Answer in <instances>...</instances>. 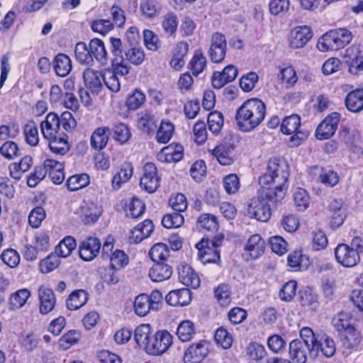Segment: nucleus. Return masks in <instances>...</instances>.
Wrapping results in <instances>:
<instances>
[{"label": "nucleus", "mask_w": 363, "mask_h": 363, "mask_svg": "<svg viewBox=\"0 0 363 363\" xmlns=\"http://www.w3.org/2000/svg\"><path fill=\"white\" fill-rule=\"evenodd\" d=\"M289 164L281 158H271L267 163V172L259 177L262 188L257 191L261 203H278L284 198L288 187Z\"/></svg>", "instance_id": "f257e3e1"}, {"label": "nucleus", "mask_w": 363, "mask_h": 363, "mask_svg": "<svg viewBox=\"0 0 363 363\" xmlns=\"http://www.w3.org/2000/svg\"><path fill=\"white\" fill-rule=\"evenodd\" d=\"M266 106L262 101L253 98L245 101L237 110L235 121L240 130L250 132L264 119Z\"/></svg>", "instance_id": "f03ea898"}, {"label": "nucleus", "mask_w": 363, "mask_h": 363, "mask_svg": "<svg viewBox=\"0 0 363 363\" xmlns=\"http://www.w3.org/2000/svg\"><path fill=\"white\" fill-rule=\"evenodd\" d=\"M352 39L351 31L346 28L330 30L319 38L317 48L321 52L336 51L347 45Z\"/></svg>", "instance_id": "7ed1b4c3"}, {"label": "nucleus", "mask_w": 363, "mask_h": 363, "mask_svg": "<svg viewBox=\"0 0 363 363\" xmlns=\"http://www.w3.org/2000/svg\"><path fill=\"white\" fill-rule=\"evenodd\" d=\"M300 126L301 118L298 115L287 116L282 121L281 132L285 135H293L289 141L291 147L300 145L308 137V131L299 129Z\"/></svg>", "instance_id": "20e7f679"}, {"label": "nucleus", "mask_w": 363, "mask_h": 363, "mask_svg": "<svg viewBox=\"0 0 363 363\" xmlns=\"http://www.w3.org/2000/svg\"><path fill=\"white\" fill-rule=\"evenodd\" d=\"M172 343L173 337L167 330H158L152 336L145 350L149 354L160 356L165 353Z\"/></svg>", "instance_id": "39448f33"}, {"label": "nucleus", "mask_w": 363, "mask_h": 363, "mask_svg": "<svg viewBox=\"0 0 363 363\" xmlns=\"http://www.w3.org/2000/svg\"><path fill=\"white\" fill-rule=\"evenodd\" d=\"M227 40L225 36L218 32L214 33L211 38L208 56L213 63H220L225 57Z\"/></svg>", "instance_id": "423d86ee"}, {"label": "nucleus", "mask_w": 363, "mask_h": 363, "mask_svg": "<svg viewBox=\"0 0 363 363\" xmlns=\"http://www.w3.org/2000/svg\"><path fill=\"white\" fill-rule=\"evenodd\" d=\"M340 120V114L337 112L327 116L316 128V138L322 140L331 138L337 129Z\"/></svg>", "instance_id": "0eeeda50"}, {"label": "nucleus", "mask_w": 363, "mask_h": 363, "mask_svg": "<svg viewBox=\"0 0 363 363\" xmlns=\"http://www.w3.org/2000/svg\"><path fill=\"white\" fill-rule=\"evenodd\" d=\"M335 257L337 262L345 267H352L360 261L357 251L345 243L339 244L335 247Z\"/></svg>", "instance_id": "6e6552de"}, {"label": "nucleus", "mask_w": 363, "mask_h": 363, "mask_svg": "<svg viewBox=\"0 0 363 363\" xmlns=\"http://www.w3.org/2000/svg\"><path fill=\"white\" fill-rule=\"evenodd\" d=\"M140 187L148 193L155 192L160 186L157 169L154 163L147 162L143 167V174L140 178Z\"/></svg>", "instance_id": "1a4fd4ad"}, {"label": "nucleus", "mask_w": 363, "mask_h": 363, "mask_svg": "<svg viewBox=\"0 0 363 363\" xmlns=\"http://www.w3.org/2000/svg\"><path fill=\"white\" fill-rule=\"evenodd\" d=\"M265 246L264 240L259 234H254L247 240L242 256L247 261L257 259L264 254Z\"/></svg>", "instance_id": "9d476101"}, {"label": "nucleus", "mask_w": 363, "mask_h": 363, "mask_svg": "<svg viewBox=\"0 0 363 363\" xmlns=\"http://www.w3.org/2000/svg\"><path fill=\"white\" fill-rule=\"evenodd\" d=\"M336 351L334 340L326 336L317 339L312 347H310V357L316 358L320 354L327 358L333 357Z\"/></svg>", "instance_id": "9b49d317"}, {"label": "nucleus", "mask_w": 363, "mask_h": 363, "mask_svg": "<svg viewBox=\"0 0 363 363\" xmlns=\"http://www.w3.org/2000/svg\"><path fill=\"white\" fill-rule=\"evenodd\" d=\"M101 247L100 240L96 237H89L81 242L79 247V255L83 260H93L99 253Z\"/></svg>", "instance_id": "f8f14e48"}, {"label": "nucleus", "mask_w": 363, "mask_h": 363, "mask_svg": "<svg viewBox=\"0 0 363 363\" xmlns=\"http://www.w3.org/2000/svg\"><path fill=\"white\" fill-rule=\"evenodd\" d=\"M196 246L199 250V258L203 264L215 263L220 260V252L217 248L210 245L208 237L202 238Z\"/></svg>", "instance_id": "ddd939ff"}, {"label": "nucleus", "mask_w": 363, "mask_h": 363, "mask_svg": "<svg viewBox=\"0 0 363 363\" xmlns=\"http://www.w3.org/2000/svg\"><path fill=\"white\" fill-rule=\"evenodd\" d=\"M312 36L310 27L306 26L296 27L290 33L289 46L294 49L301 48L311 39Z\"/></svg>", "instance_id": "4468645a"}, {"label": "nucleus", "mask_w": 363, "mask_h": 363, "mask_svg": "<svg viewBox=\"0 0 363 363\" xmlns=\"http://www.w3.org/2000/svg\"><path fill=\"white\" fill-rule=\"evenodd\" d=\"M208 353V343L206 340H201L189 347L184 353V359L186 363H199Z\"/></svg>", "instance_id": "2eb2a0df"}, {"label": "nucleus", "mask_w": 363, "mask_h": 363, "mask_svg": "<svg viewBox=\"0 0 363 363\" xmlns=\"http://www.w3.org/2000/svg\"><path fill=\"white\" fill-rule=\"evenodd\" d=\"M178 276L181 283L186 286L197 289L200 286V278L194 269L188 264L182 263L178 267Z\"/></svg>", "instance_id": "dca6fc26"}, {"label": "nucleus", "mask_w": 363, "mask_h": 363, "mask_svg": "<svg viewBox=\"0 0 363 363\" xmlns=\"http://www.w3.org/2000/svg\"><path fill=\"white\" fill-rule=\"evenodd\" d=\"M238 74V69L233 65L226 66L220 72H215L211 78L212 86L215 89H220L226 84L235 79Z\"/></svg>", "instance_id": "f3484780"}, {"label": "nucleus", "mask_w": 363, "mask_h": 363, "mask_svg": "<svg viewBox=\"0 0 363 363\" xmlns=\"http://www.w3.org/2000/svg\"><path fill=\"white\" fill-rule=\"evenodd\" d=\"M83 79L86 87L92 93L98 94L103 87V72L91 68L83 72Z\"/></svg>", "instance_id": "a211bd4d"}, {"label": "nucleus", "mask_w": 363, "mask_h": 363, "mask_svg": "<svg viewBox=\"0 0 363 363\" xmlns=\"http://www.w3.org/2000/svg\"><path fill=\"white\" fill-rule=\"evenodd\" d=\"M40 128L43 137L46 140L60 134V121L58 116L55 113H48L45 119L41 122Z\"/></svg>", "instance_id": "6ab92c4d"}, {"label": "nucleus", "mask_w": 363, "mask_h": 363, "mask_svg": "<svg viewBox=\"0 0 363 363\" xmlns=\"http://www.w3.org/2000/svg\"><path fill=\"white\" fill-rule=\"evenodd\" d=\"M40 301V313L46 315L51 312L56 304V298L53 291L45 286H40L38 289Z\"/></svg>", "instance_id": "aec40b11"}, {"label": "nucleus", "mask_w": 363, "mask_h": 363, "mask_svg": "<svg viewBox=\"0 0 363 363\" xmlns=\"http://www.w3.org/2000/svg\"><path fill=\"white\" fill-rule=\"evenodd\" d=\"M308 354L310 355V346L304 342L294 340L289 344V355L295 363H306Z\"/></svg>", "instance_id": "412c9836"}, {"label": "nucleus", "mask_w": 363, "mask_h": 363, "mask_svg": "<svg viewBox=\"0 0 363 363\" xmlns=\"http://www.w3.org/2000/svg\"><path fill=\"white\" fill-rule=\"evenodd\" d=\"M191 294L189 289L183 288L172 290L166 296V302L172 306H184L191 300Z\"/></svg>", "instance_id": "4be33fe9"}, {"label": "nucleus", "mask_w": 363, "mask_h": 363, "mask_svg": "<svg viewBox=\"0 0 363 363\" xmlns=\"http://www.w3.org/2000/svg\"><path fill=\"white\" fill-rule=\"evenodd\" d=\"M172 206L174 212L164 215L162 220V225L166 228H179L184 222V218L180 213L185 211L187 206Z\"/></svg>", "instance_id": "5701e85b"}, {"label": "nucleus", "mask_w": 363, "mask_h": 363, "mask_svg": "<svg viewBox=\"0 0 363 363\" xmlns=\"http://www.w3.org/2000/svg\"><path fill=\"white\" fill-rule=\"evenodd\" d=\"M101 206H81L77 210L82 221L84 224H93L98 220L102 213Z\"/></svg>", "instance_id": "b1692460"}, {"label": "nucleus", "mask_w": 363, "mask_h": 363, "mask_svg": "<svg viewBox=\"0 0 363 363\" xmlns=\"http://www.w3.org/2000/svg\"><path fill=\"white\" fill-rule=\"evenodd\" d=\"M345 57H348L350 61H347L349 72L352 74H358L363 72V55L357 48L352 46L346 50Z\"/></svg>", "instance_id": "393cba45"}, {"label": "nucleus", "mask_w": 363, "mask_h": 363, "mask_svg": "<svg viewBox=\"0 0 363 363\" xmlns=\"http://www.w3.org/2000/svg\"><path fill=\"white\" fill-rule=\"evenodd\" d=\"M311 172L317 175L318 180L327 186L333 187L340 180L337 173L332 169L314 167L311 168Z\"/></svg>", "instance_id": "a878e982"}, {"label": "nucleus", "mask_w": 363, "mask_h": 363, "mask_svg": "<svg viewBox=\"0 0 363 363\" xmlns=\"http://www.w3.org/2000/svg\"><path fill=\"white\" fill-rule=\"evenodd\" d=\"M89 50L93 60H96L101 65H105L108 62V53L104 42L99 38H93L89 43Z\"/></svg>", "instance_id": "bb28decb"}, {"label": "nucleus", "mask_w": 363, "mask_h": 363, "mask_svg": "<svg viewBox=\"0 0 363 363\" xmlns=\"http://www.w3.org/2000/svg\"><path fill=\"white\" fill-rule=\"evenodd\" d=\"M172 274V267L160 262L155 263L149 270V277L155 282L167 280L171 277Z\"/></svg>", "instance_id": "cd10ccee"}, {"label": "nucleus", "mask_w": 363, "mask_h": 363, "mask_svg": "<svg viewBox=\"0 0 363 363\" xmlns=\"http://www.w3.org/2000/svg\"><path fill=\"white\" fill-rule=\"evenodd\" d=\"M348 111L359 113L363 110V89H357L347 94L345 99Z\"/></svg>", "instance_id": "c85d7f7f"}, {"label": "nucleus", "mask_w": 363, "mask_h": 363, "mask_svg": "<svg viewBox=\"0 0 363 363\" xmlns=\"http://www.w3.org/2000/svg\"><path fill=\"white\" fill-rule=\"evenodd\" d=\"M67 139V135L64 132H61L60 134L54 136L53 138H48L47 140H49V147L53 153L64 155L69 150Z\"/></svg>", "instance_id": "c756f323"}, {"label": "nucleus", "mask_w": 363, "mask_h": 363, "mask_svg": "<svg viewBox=\"0 0 363 363\" xmlns=\"http://www.w3.org/2000/svg\"><path fill=\"white\" fill-rule=\"evenodd\" d=\"M110 134L111 130L108 127L96 128L91 136V146L96 150H102L106 146Z\"/></svg>", "instance_id": "7c9ffc66"}, {"label": "nucleus", "mask_w": 363, "mask_h": 363, "mask_svg": "<svg viewBox=\"0 0 363 363\" xmlns=\"http://www.w3.org/2000/svg\"><path fill=\"white\" fill-rule=\"evenodd\" d=\"M157 158L164 162H179L183 158V147L181 145L165 147L157 155Z\"/></svg>", "instance_id": "2f4dec72"}, {"label": "nucleus", "mask_w": 363, "mask_h": 363, "mask_svg": "<svg viewBox=\"0 0 363 363\" xmlns=\"http://www.w3.org/2000/svg\"><path fill=\"white\" fill-rule=\"evenodd\" d=\"M133 167L129 162L123 163L120 170L114 175L112 179V186L114 189H118L122 184L128 182L132 177Z\"/></svg>", "instance_id": "473e14b6"}, {"label": "nucleus", "mask_w": 363, "mask_h": 363, "mask_svg": "<svg viewBox=\"0 0 363 363\" xmlns=\"http://www.w3.org/2000/svg\"><path fill=\"white\" fill-rule=\"evenodd\" d=\"M162 6L157 0H142L140 4V11L147 19H152L160 14Z\"/></svg>", "instance_id": "72a5a7b5"}, {"label": "nucleus", "mask_w": 363, "mask_h": 363, "mask_svg": "<svg viewBox=\"0 0 363 363\" xmlns=\"http://www.w3.org/2000/svg\"><path fill=\"white\" fill-rule=\"evenodd\" d=\"M33 165V158L26 155L22 157L18 163L14 162L9 165L10 175L12 178L18 180L23 174L28 171Z\"/></svg>", "instance_id": "f704fd0d"}, {"label": "nucleus", "mask_w": 363, "mask_h": 363, "mask_svg": "<svg viewBox=\"0 0 363 363\" xmlns=\"http://www.w3.org/2000/svg\"><path fill=\"white\" fill-rule=\"evenodd\" d=\"M88 301V293L83 289L74 291L66 301L67 307L70 311H74L82 307Z\"/></svg>", "instance_id": "c9c22d12"}, {"label": "nucleus", "mask_w": 363, "mask_h": 363, "mask_svg": "<svg viewBox=\"0 0 363 363\" xmlns=\"http://www.w3.org/2000/svg\"><path fill=\"white\" fill-rule=\"evenodd\" d=\"M74 55L77 61L84 65L93 66L94 61L89 50V45L84 42H79L75 45Z\"/></svg>", "instance_id": "e433bc0d"}, {"label": "nucleus", "mask_w": 363, "mask_h": 363, "mask_svg": "<svg viewBox=\"0 0 363 363\" xmlns=\"http://www.w3.org/2000/svg\"><path fill=\"white\" fill-rule=\"evenodd\" d=\"M72 61L65 54L60 53L54 60V69L60 77L67 76L72 70Z\"/></svg>", "instance_id": "4c0bfd02"}, {"label": "nucleus", "mask_w": 363, "mask_h": 363, "mask_svg": "<svg viewBox=\"0 0 363 363\" xmlns=\"http://www.w3.org/2000/svg\"><path fill=\"white\" fill-rule=\"evenodd\" d=\"M197 226L200 230L212 234L217 232L219 228L217 218L209 213L203 214L198 218Z\"/></svg>", "instance_id": "58836bf2"}, {"label": "nucleus", "mask_w": 363, "mask_h": 363, "mask_svg": "<svg viewBox=\"0 0 363 363\" xmlns=\"http://www.w3.org/2000/svg\"><path fill=\"white\" fill-rule=\"evenodd\" d=\"M196 334L195 325L189 320L182 321L177 330V335L182 342L191 340Z\"/></svg>", "instance_id": "ea45409f"}, {"label": "nucleus", "mask_w": 363, "mask_h": 363, "mask_svg": "<svg viewBox=\"0 0 363 363\" xmlns=\"http://www.w3.org/2000/svg\"><path fill=\"white\" fill-rule=\"evenodd\" d=\"M151 337V327L149 324H140L135 328L134 331L135 340L138 345L143 346L145 350Z\"/></svg>", "instance_id": "a19ab883"}, {"label": "nucleus", "mask_w": 363, "mask_h": 363, "mask_svg": "<svg viewBox=\"0 0 363 363\" xmlns=\"http://www.w3.org/2000/svg\"><path fill=\"white\" fill-rule=\"evenodd\" d=\"M150 309L155 310L156 307L149 302V298L147 294L138 295L134 301L135 313L141 317L146 315Z\"/></svg>", "instance_id": "79ce46f5"}, {"label": "nucleus", "mask_w": 363, "mask_h": 363, "mask_svg": "<svg viewBox=\"0 0 363 363\" xmlns=\"http://www.w3.org/2000/svg\"><path fill=\"white\" fill-rule=\"evenodd\" d=\"M77 246L75 239L72 236H67L62 240L55 247V253L61 257H69Z\"/></svg>", "instance_id": "37998d69"}, {"label": "nucleus", "mask_w": 363, "mask_h": 363, "mask_svg": "<svg viewBox=\"0 0 363 363\" xmlns=\"http://www.w3.org/2000/svg\"><path fill=\"white\" fill-rule=\"evenodd\" d=\"M352 318L345 313H340L333 319V324L339 332L352 331L354 326Z\"/></svg>", "instance_id": "c03bdc74"}, {"label": "nucleus", "mask_w": 363, "mask_h": 363, "mask_svg": "<svg viewBox=\"0 0 363 363\" xmlns=\"http://www.w3.org/2000/svg\"><path fill=\"white\" fill-rule=\"evenodd\" d=\"M267 354V351L264 345L256 342H250L246 348V356L249 359L259 362Z\"/></svg>", "instance_id": "a18cd8bd"}, {"label": "nucleus", "mask_w": 363, "mask_h": 363, "mask_svg": "<svg viewBox=\"0 0 363 363\" xmlns=\"http://www.w3.org/2000/svg\"><path fill=\"white\" fill-rule=\"evenodd\" d=\"M138 125L142 130L150 133L156 127V120L150 111L145 110L138 113Z\"/></svg>", "instance_id": "49530a36"}, {"label": "nucleus", "mask_w": 363, "mask_h": 363, "mask_svg": "<svg viewBox=\"0 0 363 363\" xmlns=\"http://www.w3.org/2000/svg\"><path fill=\"white\" fill-rule=\"evenodd\" d=\"M224 119L222 113L218 111H213L208 114V130L215 135L220 133L223 126Z\"/></svg>", "instance_id": "de8ad7c7"}, {"label": "nucleus", "mask_w": 363, "mask_h": 363, "mask_svg": "<svg viewBox=\"0 0 363 363\" xmlns=\"http://www.w3.org/2000/svg\"><path fill=\"white\" fill-rule=\"evenodd\" d=\"M174 126L170 122L162 121L157 132L156 138L160 143H167L172 137Z\"/></svg>", "instance_id": "09e8293b"}, {"label": "nucleus", "mask_w": 363, "mask_h": 363, "mask_svg": "<svg viewBox=\"0 0 363 363\" xmlns=\"http://www.w3.org/2000/svg\"><path fill=\"white\" fill-rule=\"evenodd\" d=\"M178 23V18L173 12H169L162 17V27L169 35H173L176 33Z\"/></svg>", "instance_id": "8fccbe9b"}, {"label": "nucleus", "mask_w": 363, "mask_h": 363, "mask_svg": "<svg viewBox=\"0 0 363 363\" xmlns=\"http://www.w3.org/2000/svg\"><path fill=\"white\" fill-rule=\"evenodd\" d=\"M89 184V177L86 174H75L70 177L67 181V186L69 191H77L86 186Z\"/></svg>", "instance_id": "3c124183"}, {"label": "nucleus", "mask_w": 363, "mask_h": 363, "mask_svg": "<svg viewBox=\"0 0 363 363\" xmlns=\"http://www.w3.org/2000/svg\"><path fill=\"white\" fill-rule=\"evenodd\" d=\"M81 335L79 331L71 330L60 338L59 347L63 350H67L73 345L77 343Z\"/></svg>", "instance_id": "603ef678"}, {"label": "nucleus", "mask_w": 363, "mask_h": 363, "mask_svg": "<svg viewBox=\"0 0 363 363\" xmlns=\"http://www.w3.org/2000/svg\"><path fill=\"white\" fill-rule=\"evenodd\" d=\"M149 256L151 259L156 263L159 262V261L164 260L169 257L168 247L164 243H157L150 250Z\"/></svg>", "instance_id": "864d4df0"}, {"label": "nucleus", "mask_w": 363, "mask_h": 363, "mask_svg": "<svg viewBox=\"0 0 363 363\" xmlns=\"http://www.w3.org/2000/svg\"><path fill=\"white\" fill-rule=\"evenodd\" d=\"M362 337L359 333L354 328L352 331L345 333V337L343 340V347L347 350V353L357 347L361 342Z\"/></svg>", "instance_id": "5fc2aeb1"}, {"label": "nucleus", "mask_w": 363, "mask_h": 363, "mask_svg": "<svg viewBox=\"0 0 363 363\" xmlns=\"http://www.w3.org/2000/svg\"><path fill=\"white\" fill-rule=\"evenodd\" d=\"M112 133L113 138L120 144L125 143L131 135L128 126L122 123L115 124L112 128Z\"/></svg>", "instance_id": "6e6d98bb"}, {"label": "nucleus", "mask_w": 363, "mask_h": 363, "mask_svg": "<svg viewBox=\"0 0 363 363\" xmlns=\"http://www.w3.org/2000/svg\"><path fill=\"white\" fill-rule=\"evenodd\" d=\"M125 60L133 65H139L145 59L143 50L139 47H133L125 51Z\"/></svg>", "instance_id": "4d7b16f0"}, {"label": "nucleus", "mask_w": 363, "mask_h": 363, "mask_svg": "<svg viewBox=\"0 0 363 363\" xmlns=\"http://www.w3.org/2000/svg\"><path fill=\"white\" fill-rule=\"evenodd\" d=\"M189 66L194 76L201 74L206 67V58L201 52H196L190 61Z\"/></svg>", "instance_id": "13d9d810"}, {"label": "nucleus", "mask_w": 363, "mask_h": 363, "mask_svg": "<svg viewBox=\"0 0 363 363\" xmlns=\"http://www.w3.org/2000/svg\"><path fill=\"white\" fill-rule=\"evenodd\" d=\"M214 339L217 344L220 345L223 349L230 348L233 342L232 335L223 327H220L216 330Z\"/></svg>", "instance_id": "bf43d9fd"}, {"label": "nucleus", "mask_w": 363, "mask_h": 363, "mask_svg": "<svg viewBox=\"0 0 363 363\" xmlns=\"http://www.w3.org/2000/svg\"><path fill=\"white\" fill-rule=\"evenodd\" d=\"M104 84L112 92H118L121 89V83L118 76L111 69H107L103 72Z\"/></svg>", "instance_id": "052dcab7"}, {"label": "nucleus", "mask_w": 363, "mask_h": 363, "mask_svg": "<svg viewBox=\"0 0 363 363\" xmlns=\"http://www.w3.org/2000/svg\"><path fill=\"white\" fill-rule=\"evenodd\" d=\"M30 296V292L28 289H19L11 296L10 303L13 308H21L26 304Z\"/></svg>", "instance_id": "680f3d73"}, {"label": "nucleus", "mask_w": 363, "mask_h": 363, "mask_svg": "<svg viewBox=\"0 0 363 363\" xmlns=\"http://www.w3.org/2000/svg\"><path fill=\"white\" fill-rule=\"evenodd\" d=\"M146 100L145 94L140 90L135 89L130 94L126 101V105L130 110H137Z\"/></svg>", "instance_id": "e2e57ef3"}, {"label": "nucleus", "mask_w": 363, "mask_h": 363, "mask_svg": "<svg viewBox=\"0 0 363 363\" xmlns=\"http://www.w3.org/2000/svg\"><path fill=\"white\" fill-rule=\"evenodd\" d=\"M330 212L332 213L330 227L333 229L337 228L342 225L346 218V209L342 206H335L334 208H330Z\"/></svg>", "instance_id": "0e129e2a"}, {"label": "nucleus", "mask_w": 363, "mask_h": 363, "mask_svg": "<svg viewBox=\"0 0 363 363\" xmlns=\"http://www.w3.org/2000/svg\"><path fill=\"white\" fill-rule=\"evenodd\" d=\"M249 213L257 220L267 221L271 216L269 206H248Z\"/></svg>", "instance_id": "69168bd1"}, {"label": "nucleus", "mask_w": 363, "mask_h": 363, "mask_svg": "<svg viewBox=\"0 0 363 363\" xmlns=\"http://www.w3.org/2000/svg\"><path fill=\"white\" fill-rule=\"evenodd\" d=\"M212 154L222 165H230L233 162V157L230 156L226 147L223 145L216 146L213 150Z\"/></svg>", "instance_id": "338daca9"}, {"label": "nucleus", "mask_w": 363, "mask_h": 363, "mask_svg": "<svg viewBox=\"0 0 363 363\" xmlns=\"http://www.w3.org/2000/svg\"><path fill=\"white\" fill-rule=\"evenodd\" d=\"M24 135L26 143L30 146H35L39 142L38 130L34 123H30L24 127Z\"/></svg>", "instance_id": "774afa93"}]
</instances>
